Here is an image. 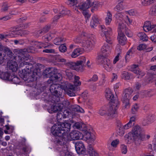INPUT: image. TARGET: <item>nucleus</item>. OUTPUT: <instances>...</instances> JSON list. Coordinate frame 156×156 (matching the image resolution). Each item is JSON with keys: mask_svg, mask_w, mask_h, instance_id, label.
I'll use <instances>...</instances> for the list:
<instances>
[{"mask_svg": "<svg viewBox=\"0 0 156 156\" xmlns=\"http://www.w3.org/2000/svg\"><path fill=\"white\" fill-rule=\"evenodd\" d=\"M147 46L144 44H142L139 45L137 48V49L139 50H143L144 49L147 50Z\"/></svg>", "mask_w": 156, "mask_h": 156, "instance_id": "5fc2aeb1", "label": "nucleus"}, {"mask_svg": "<svg viewBox=\"0 0 156 156\" xmlns=\"http://www.w3.org/2000/svg\"><path fill=\"white\" fill-rule=\"evenodd\" d=\"M97 60L99 64H103V67L107 71L110 72L112 70V67L110 60L105 58L102 55H99L98 56Z\"/></svg>", "mask_w": 156, "mask_h": 156, "instance_id": "9d476101", "label": "nucleus"}, {"mask_svg": "<svg viewBox=\"0 0 156 156\" xmlns=\"http://www.w3.org/2000/svg\"><path fill=\"white\" fill-rule=\"evenodd\" d=\"M110 45L108 44H104L102 46L101 49V53L102 55L104 56H106V55L109 54L111 50L112 49V44H110Z\"/></svg>", "mask_w": 156, "mask_h": 156, "instance_id": "a211bd4d", "label": "nucleus"}, {"mask_svg": "<svg viewBox=\"0 0 156 156\" xmlns=\"http://www.w3.org/2000/svg\"><path fill=\"white\" fill-rule=\"evenodd\" d=\"M156 120V116L153 114H147L143 119L142 123L144 126L148 125Z\"/></svg>", "mask_w": 156, "mask_h": 156, "instance_id": "4468645a", "label": "nucleus"}, {"mask_svg": "<svg viewBox=\"0 0 156 156\" xmlns=\"http://www.w3.org/2000/svg\"><path fill=\"white\" fill-rule=\"evenodd\" d=\"M61 103L63 105L62 110L65 109V108H68L69 107L70 103L68 101H64L62 103Z\"/></svg>", "mask_w": 156, "mask_h": 156, "instance_id": "864d4df0", "label": "nucleus"}, {"mask_svg": "<svg viewBox=\"0 0 156 156\" xmlns=\"http://www.w3.org/2000/svg\"><path fill=\"white\" fill-rule=\"evenodd\" d=\"M123 22L129 26L131 25H133L134 24V21L133 19L129 18L126 15L124 17Z\"/></svg>", "mask_w": 156, "mask_h": 156, "instance_id": "7c9ffc66", "label": "nucleus"}, {"mask_svg": "<svg viewBox=\"0 0 156 156\" xmlns=\"http://www.w3.org/2000/svg\"><path fill=\"white\" fill-rule=\"evenodd\" d=\"M74 83L75 86H77L81 84V82L79 80L80 77L78 76H75Z\"/></svg>", "mask_w": 156, "mask_h": 156, "instance_id": "49530a36", "label": "nucleus"}, {"mask_svg": "<svg viewBox=\"0 0 156 156\" xmlns=\"http://www.w3.org/2000/svg\"><path fill=\"white\" fill-rule=\"evenodd\" d=\"M52 68H48L46 69L44 71L43 74L44 76L46 77H49V79L48 81V83L58 82L60 81L62 77L61 75L59 73L53 74L52 72Z\"/></svg>", "mask_w": 156, "mask_h": 156, "instance_id": "423d86ee", "label": "nucleus"}, {"mask_svg": "<svg viewBox=\"0 0 156 156\" xmlns=\"http://www.w3.org/2000/svg\"><path fill=\"white\" fill-rule=\"evenodd\" d=\"M101 35L103 37H105L106 41L110 44H112V30L110 27L105 28L104 26H101Z\"/></svg>", "mask_w": 156, "mask_h": 156, "instance_id": "1a4fd4ad", "label": "nucleus"}, {"mask_svg": "<svg viewBox=\"0 0 156 156\" xmlns=\"http://www.w3.org/2000/svg\"><path fill=\"white\" fill-rule=\"evenodd\" d=\"M125 13L126 15L129 14L130 16H134L135 15V11L133 9H131L129 11H125Z\"/></svg>", "mask_w": 156, "mask_h": 156, "instance_id": "bf43d9fd", "label": "nucleus"}, {"mask_svg": "<svg viewBox=\"0 0 156 156\" xmlns=\"http://www.w3.org/2000/svg\"><path fill=\"white\" fill-rule=\"evenodd\" d=\"M142 129L138 125L134 126L131 132L127 135L128 140H135L137 139L142 140Z\"/></svg>", "mask_w": 156, "mask_h": 156, "instance_id": "0eeeda50", "label": "nucleus"}, {"mask_svg": "<svg viewBox=\"0 0 156 156\" xmlns=\"http://www.w3.org/2000/svg\"><path fill=\"white\" fill-rule=\"evenodd\" d=\"M90 129L87 126L86 129H84L83 130L84 133V136L87 139V140L90 138L91 136H93V135H91L90 132Z\"/></svg>", "mask_w": 156, "mask_h": 156, "instance_id": "f704fd0d", "label": "nucleus"}, {"mask_svg": "<svg viewBox=\"0 0 156 156\" xmlns=\"http://www.w3.org/2000/svg\"><path fill=\"white\" fill-rule=\"evenodd\" d=\"M105 97L107 99L110 101L111 103L112 102H114L115 100H114V96L111 90L109 89H107L105 90Z\"/></svg>", "mask_w": 156, "mask_h": 156, "instance_id": "b1692460", "label": "nucleus"}, {"mask_svg": "<svg viewBox=\"0 0 156 156\" xmlns=\"http://www.w3.org/2000/svg\"><path fill=\"white\" fill-rule=\"evenodd\" d=\"M138 65H133L130 66V70L131 71L134 73L135 74L138 75L137 76L138 78H141L144 75V73L142 72L140 70H139L137 68Z\"/></svg>", "mask_w": 156, "mask_h": 156, "instance_id": "aec40b11", "label": "nucleus"}, {"mask_svg": "<svg viewBox=\"0 0 156 156\" xmlns=\"http://www.w3.org/2000/svg\"><path fill=\"white\" fill-rule=\"evenodd\" d=\"M67 48L64 44L61 45L59 48V50L62 52H65L67 50Z\"/></svg>", "mask_w": 156, "mask_h": 156, "instance_id": "6e6d98bb", "label": "nucleus"}, {"mask_svg": "<svg viewBox=\"0 0 156 156\" xmlns=\"http://www.w3.org/2000/svg\"><path fill=\"white\" fill-rule=\"evenodd\" d=\"M64 109H63L62 111V113L64 118H66V117H73V115H72V113L71 112L69 111L65 110Z\"/></svg>", "mask_w": 156, "mask_h": 156, "instance_id": "ea45409f", "label": "nucleus"}, {"mask_svg": "<svg viewBox=\"0 0 156 156\" xmlns=\"http://www.w3.org/2000/svg\"><path fill=\"white\" fill-rule=\"evenodd\" d=\"M87 151L90 156H98V154L90 145L88 146Z\"/></svg>", "mask_w": 156, "mask_h": 156, "instance_id": "c756f323", "label": "nucleus"}, {"mask_svg": "<svg viewBox=\"0 0 156 156\" xmlns=\"http://www.w3.org/2000/svg\"><path fill=\"white\" fill-rule=\"evenodd\" d=\"M65 87L58 84H53L50 87V90L52 94V102H58L60 101V97H61L62 89H64Z\"/></svg>", "mask_w": 156, "mask_h": 156, "instance_id": "20e7f679", "label": "nucleus"}, {"mask_svg": "<svg viewBox=\"0 0 156 156\" xmlns=\"http://www.w3.org/2000/svg\"><path fill=\"white\" fill-rule=\"evenodd\" d=\"M10 81H12L16 84L20 82L19 79L14 74L11 75Z\"/></svg>", "mask_w": 156, "mask_h": 156, "instance_id": "79ce46f5", "label": "nucleus"}, {"mask_svg": "<svg viewBox=\"0 0 156 156\" xmlns=\"http://www.w3.org/2000/svg\"><path fill=\"white\" fill-rule=\"evenodd\" d=\"M121 84L120 83H116L114 85V90L116 94L118 93V89L119 87L121 86Z\"/></svg>", "mask_w": 156, "mask_h": 156, "instance_id": "4d7b16f0", "label": "nucleus"}, {"mask_svg": "<svg viewBox=\"0 0 156 156\" xmlns=\"http://www.w3.org/2000/svg\"><path fill=\"white\" fill-rule=\"evenodd\" d=\"M126 15L125 11L121 12H117L115 15L116 22H119L124 20V17Z\"/></svg>", "mask_w": 156, "mask_h": 156, "instance_id": "393cba45", "label": "nucleus"}, {"mask_svg": "<svg viewBox=\"0 0 156 156\" xmlns=\"http://www.w3.org/2000/svg\"><path fill=\"white\" fill-rule=\"evenodd\" d=\"M62 111H60L59 112H58L57 114V120L58 122V123L57 124H54L53 126H55V125H61L62 123H64L65 122H66V121H65L63 123V122H61L62 120L63 119H64V117H63V114L62 113ZM66 122H69L67 121H66Z\"/></svg>", "mask_w": 156, "mask_h": 156, "instance_id": "c85d7f7f", "label": "nucleus"}, {"mask_svg": "<svg viewBox=\"0 0 156 156\" xmlns=\"http://www.w3.org/2000/svg\"><path fill=\"white\" fill-rule=\"evenodd\" d=\"M19 149L22 150L24 153H30L31 151L30 146L25 143L20 144L19 146Z\"/></svg>", "mask_w": 156, "mask_h": 156, "instance_id": "412c9836", "label": "nucleus"}, {"mask_svg": "<svg viewBox=\"0 0 156 156\" xmlns=\"http://www.w3.org/2000/svg\"><path fill=\"white\" fill-rule=\"evenodd\" d=\"M98 23L99 21L97 16L96 15L93 16L90 22L91 27L92 28H94L98 25Z\"/></svg>", "mask_w": 156, "mask_h": 156, "instance_id": "cd10ccee", "label": "nucleus"}, {"mask_svg": "<svg viewBox=\"0 0 156 156\" xmlns=\"http://www.w3.org/2000/svg\"><path fill=\"white\" fill-rule=\"evenodd\" d=\"M45 43L41 42L36 41L33 44V46H31L27 48L20 49L17 51V55L21 61L26 60V56L24 53H34L35 52V48H51L53 45L51 44L44 46Z\"/></svg>", "mask_w": 156, "mask_h": 156, "instance_id": "f03ea898", "label": "nucleus"}, {"mask_svg": "<svg viewBox=\"0 0 156 156\" xmlns=\"http://www.w3.org/2000/svg\"><path fill=\"white\" fill-rule=\"evenodd\" d=\"M66 72V76L69 80L73 78V75L71 71L69 70H67Z\"/></svg>", "mask_w": 156, "mask_h": 156, "instance_id": "13d9d810", "label": "nucleus"}, {"mask_svg": "<svg viewBox=\"0 0 156 156\" xmlns=\"http://www.w3.org/2000/svg\"><path fill=\"white\" fill-rule=\"evenodd\" d=\"M8 67L13 72L16 71L18 69L17 64L15 61H10L7 63Z\"/></svg>", "mask_w": 156, "mask_h": 156, "instance_id": "4be33fe9", "label": "nucleus"}, {"mask_svg": "<svg viewBox=\"0 0 156 156\" xmlns=\"http://www.w3.org/2000/svg\"><path fill=\"white\" fill-rule=\"evenodd\" d=\"M76 150L79 154H83L85 153L86 149L84 144L81 142H77L75 144Z\"/></svg>", "mask_w": 156, "mask_h": 156, "instance_id": "f3484780", "label": "nucleus"}, {"mask_svg": "<svg viewBox=\"0 0 156 156\" xmlns=\"http://www.w3.org/2000/svg\"><path fill=\"white\" fill-rule=\"evenodd\" d=\"M43 52L48 53H55V50L52 49H46L43 50Z\"/></svg>", "mask_w": 156, "mask_h": 156, "instance_id": "0e129e2a", "label": "nucleus"}, {"mask_svg": "<svg viewBox=\"0 0 156 156\" xmlns=\"http://www.w3.org/2000/svg\"><path fill=\"white\" fill-rule=\"evenodd\" d=\"M18 31H12L11 32L7 34H6L7 35V37H15L17 35L19 34Z\"/></svg>", "mask_w": 156, "mask_h": 156, "instance_id": "8fccbe9b", "label": "nucleus"}, {"mask_svg": "<svg viewBox=\"0 0 156 156\" xmlns=\"http://www.w3.org/2000/svg\"><path fill=\"white\" fill-rule=\"evenodd\" d=\"M71 124L67 122L61 125H55L52 126L51 131L55 136H58L57 144L62 145L66 143L67 140H72L82 139L83 135L79 131L74 130L68 134L70 131Z\"/></svg>", "mask_w": 156, "mask_h": 156, "instance_id": "f257e3e1", "label": "nucleus"}, {"mask_svg": "<svg viewBox=\"0 0 156 156\" xmlns=\"http://www.w3.org/2000/svg\"><path fill=\"white\" fill-rule=\"evenodd\" d=\"M65 39L63 38L60 37L56 38L54 40V43L56 45H59L61 43L65 41Z\"/></svg>", "mask_w": 156, "mask_h": 156, "instance_id": "a19ab883", "label": "nucleus"}, {"mask_svg": "<svg viewBox=\"0 0 156 156\" xmlns=\"http://www.w3.org/2000/svg\"><path fill=\"white\" fill-rule=\"evenodd\" d=\"M122 78L125 80H129L130 76L129 74L127 72L124 71L122 74Z\"/></svg>", "mask_w": 156, "mask_h": 156, "instance_id": "09e8293b", "label": "nucleus"}, {"mask_svg": "<svg viewBox=\"0 0 156 156\" xmlns=\"http://www.w3.org/2000/svg\"><path fill=\"white\" fill-rule=\"evenodd\" d=\"M63 86L65 87V89H62V90H64L68 95L71 97L75 95V94L74 92V91L75 90V86L72 85H69L68 87L65 86Z\"/></svg>", "mask_w": 156, "mask_h": 156, "instance_id": "6ab92c4d", "label": "nucleus"}, {"mask_svg": "<svg viewBox=\"0 0 156 156\" xmlns=\"http://www.w3.org/2000/svg\"><path fill=\"white\" fill-rule=\"evenodd\" d=\"M77 0H69L67 1V3L68 4H70L72 5L73 6H74L77 3Z\"/></svg>", "mask_w": 156, "mask_h": 156, "instance_id": "69168bd1", "label": "nucleus"}, {"mask_svg": "<svg viewBox=\"0 0 156 156\" xmlns=\"http://www.w3.org/2000/svg\"><path fill=\"white\" fill-rule=\"evenodd\" d=\"M129 100L122 99V101L123 103V105L126 108H128L129 107Z\"/></svg>", "mask_w": 156, "mask_h": 156, "instance_id": "603ef678", "label": "nucleus"}, {"mask_svg": "<svg viewBox=\"0 0 156 156\" xmlns=\"http://www.w3.org/2000/svg\"><path fill=\"white\" fill-rule=\"evenodd\" d=\"M122 153L123 154H126L127 151L126 146L124 145H122L121 146Z\"/></svg>", "mask_w": 156, "mask_h": 156, "instance_id": "680f3d73", "label": "nucleus"}, {"mask_svg": "<svg viewBox=\"0 0 156 156\" xmlns=\"http://www.w3.org/2000/svg\"><path fill=\"white\" fill-rule=\"evenodd\" d=\"M150 14L153 16H156V4L153 5L149 11Z\"/></svg>", "mask_w": 156, "mask_h": 156, "instance_id": "c03bdc74", "label": "nucleus"}, {"mask_svg": "<svg viewBox=\"0 0 156 156\" xmlns=\"http://www.w3.org/2000/svg\"><path fill=\"white\" fill-rule=\"evenodd\" d=\"M83 53L82 50L80 48L75 49L73 52L71 56L73 58H76Z\"/></svg>", "mask_w": 156, "mask_h": 156, "instance_id": "72a5a7b5", "label": "nucleus"}, {"mask_svg": "<svg viewBox=\"0 0 156 156\" xmlns=\"http://www.w3.org/2000/svg\"><path fill=\"white\" fill-rule=\"evenodd\" d=\"M116 23L118 24V32H122V31L124 29L125 30L127 29V28L126 27V25L123 23V22L121 21Z\"/></svg>", "mask_w": 156, "mask_h": 156, "instance_id": "e433bc0d", "label": "nucleus"}, {"mask_svg": "<svg viewBox=\"0 0 156 156\" xmlns=\"http://www.w3.org/2000/svg\"><path fill=\"white\" fill-rule=\"evenodd\" d=\"M52 38L50 33H48L42 37V40L45 43H47L51 41Z\"/></svg>", "mask_w": 156, "mask_h": 156, "instance_id": "4c0bfd02", "label": "nucleus"}, {"mask_svg": "<svg viewBox=\"0 0 156 156\" xmlns=\"http://www.w3.org/2000/svg\"><path fill=\"white\" fill-rule=\"evenodd\" d=\"M100 5L99 2L95 1V0H87L85 2H81L79 3L75 7V10L78 11V9H79L83 12L86 10L91 6L94 9H97Z\"/></svg>", "mask_w": 156, "mask_h": 156, "instance_id": "39448f33", "label": "nucleus"}, {"mask_svg": "<svg viewBox=\"0 0 156 156\" xmlns=\"http://www.w3.org/2000/svg\"><path fill=\"white\" fill-rule=\"evenodd\" d=\"M139 108V106L137 104H135L132 106V113L133 114H135L138 111Z\"/></svg>", "mask_w": 156, "mask_h": 156, "instance_id": "de8ad7c7", "label": "nucleus"}, {"mask_svg": "<svg viewBox=\"0 0 156 156\" xmlns=\"http://www.w3.org/2000/svg\"><path fill=\"white\" fill-rule=\"evenodd\" d=\"M143 29L146 32L151 31L152 32H156V24H151L149 21H146L143 26Z\"/></svg>", "mask_w": 156, "mask_h": 156, "instance_id": "2eb2a0df", "label": "nucleus"}, {"mask_svg": "<svg viewBox=\"0 0 156 156\" xmlns=\"http://www.w3.org/2000/svg\"><path fill=\"white\" fill-rule=\"evenodd\" d=\"M53 10L55 13L59 12V14L56 15L53 18V20L54 22L56 21L60 17H62L66 15H69L70 13V11L67 10L62 5H61L57 9H54Z\"/></svg>", "mask_w": 156, "mask_h": 156, "instance_id": "f8f14e48", "label": "nucleus"}, {"mask_svg": "<svg viewBox=\"0 0 156 156\" xmlns=\"http://www.w3.org/2000/svg\"><path fill=\"white\" fill-rule=\"evenodd\" d=\"M25 65L27 66L19 73L20 77L25 81L28 79L37 77L36 76L38 75V73L36 72V70H34L33 71V68L31 64L24 61L22 62L20 64V66H23Z\"/></svg>", "mask_w": 156, "mask_h": 156, "instance_id": "7ed1b4c3", "label": "nucleus"}, {"mask_svg": "<svg viewBox=\"0 0 156 156\" xmlns=\"http://www.w3.org/2000/svg\"><path fill=\"white\" fill-rule=\"evenodd\" d=\"M72 109L73 111L77 112L82 113L84 112V110L78 105H73L72 107Z\"/></svg>", "mask_w": 156, "mask_h": 156, "instance_id": "c9c22d12", "label": "nucleus"}, {"mask_svg": "<svg viewBox=\"0 0 156 156\" xmlns=\"http://www.w3.org/2000/svg\"><path fill=\"white\" fill-rule=\"evenodd\" d=\"M11 76L9 73L0 72V78L3 79L10 81Z\"/></svg>", "mask_w": 156, "mask_h": 156, "instance_id": "2f4dec72", "label": "nucleus"}, {"mask_svg": "<svg viewBox=\"0 0 156 156\" xmlns=\"http://www.w3.org/2000/svg\"><path fill=\"white\" fill-rule=\"evenodd\" d=\"M112 13L108 11L107 13L106 16L105 18V23L106 25H109L112 20Z\"/></svg>", "mask_w": 156, "mask_h": 156, "instance_id": "473e14b6", "label": "nucleus"}, {"mask_svg": "<svg viewBox=\"0 0 156 156\" xmlns=\"http://www.w3.org/2000/svg\"><path fill=\"white\" fill-rule=\"evenodd\" d=\"M5 51L6 54L9 57H12V53L10 50L8 48H6L5 49Z\"/></svg>", "mask_w": 156, "mask_h": 156, "instance_id": "052dcab7", "label": "nucleus"}, {"mask_svg": "<svg viewBox=\"0 0 156 156\" xmlns=\"http://www.w3.org/2000/svg\"><path fill=\"white\" fill-rule=\"evenodd\" d=\"M119 143V141L118 140H113L111 143V145L112 146L114 147H117V145Z\"/></svg>", "mask_w": 156, "mask_h": 156, "instance_id": "e2e57ef3", "label": "nucleus"}, {"mask_svg": "<svg viewBox=\"0 0 156 156\" xmlns=\"http://www.w3.org/2000/svg\"><path fill=\"white\" fill-rule=\"evenodd\" d=\"M11 6V5L9 4H5L3 5L1 10L2 11H5L9 9H10Z\"/></svg>", "mask_w": 156, "mask_h": 156, "instance_id": "3c124183", "label": "nucleus"}, {"mask_svg": "<svg viewBox=\"0 0 156 156\" xmlns=\"http://www.w3.org/2000/svg\"><path fill=\"white\" fill-rule=\"evenodd\" d=\"M133 92V91L131 89H126L123 92L124 95L122 99L129 100L131 97Z\"/></svg>", "mask_w": 156, "mask_h": 156, "instance_id": "a878e982", "label": "nucleus"}, {"mask_svg": "<svg viewBox=\"0 0 156 156\" xmlns=\"http://www.w3.org/2000/svg\"><path fill=\"white\" fill-rule=\"evenodd\" d=\"M119 104L118 100H115L114 102H112L110 104V106L108 109L107 116L109 118H112L115 116L117 113L116 109Z\"/></svg>", "mask_w": 156, "mask_h": 156, "instance_id": "9b49d317", "label": "nucleus"}, {"mask_svg": "<svg viewBox=\"0 0 156 156\" xmlns=\"http://www.w3.org/2000/svg\"><path fill=\"white\" fill-rule=\"evenodd\" d=\"M137 35L140 39L143 41H147L148 40L147 37L144 32H140Z\"/></svg>", "mask_w": 156, "mask_h": 156, "instance_id": "58836bf2", "label": "nucleus"}, {"mask_svg": "<svg viewBox=\"0 0 156 156\" xmlns=\"http://www.w3.org/2000/svg\"><path fill=\"white\" fill-rule=\"evenodd\" d=\"M119 43L122 45L125 44L126 41V38L125 35L122 32H118V37Z\"/></svg>", "mask_w": 156, "mask_h": 156, "instance_id": "5701e85b", "label": "nucleus"}, {"mask_svg": "<svg viewBox=\"0 0 156 156\" xmlns=\"http://www.w3.org/2000/svg\"><path fill=\"white\" fill-rule=\"evenodd\" d=\"M61 147L62 150L60 152V156H72L69 151L66 145H65Z\"/></svg>", "mask_w": 156, "mask_h": 156, "instance_id": "bb28decb", "label": "nucleus"}, {"mask_svg": "<svg viewBox=\"0 0 156 156\" xmlns=\"http://www.w3.org/2000/svg\"><path fill=\"white\" fill-rule=\"evenodd\" d=\"M73 126L74 129H79L81 127V125L80 122H76L74 123Z\"/></svg>", "mask_w": 156, "mask_h": 156, "instance_id": "338daca9", "label": "nucleus"}, {"mask_svg": "<svg viewBox=\"0 0 156 156\" xmlns=\"http://www.w3.org/2000/svg\"><path fill=\"white\" fill-rule=\"evenodd\" d=\"M52 103H55L53 105H52L51 109L48 110V111L50 113H53V112H55L58 111H62V108L63 106V105L61 103L58 104H56V102H52L51 101L52 99L50 100Z\"/></svg>", "mask_w": 156, "mask_h": 156, "instance_id": "dca6fc26", "label": "nucleus"}, {"mask_svg": "<svg viewBox=\"0 0 156 156\" xmlns=\"http://www.w3.org/2000/svg\"><path fill=\"white\" fill-rule=\"evenodd\" d=\"M98 114L102 116H107V112L106 111L105 108H101L98 112Z\"/></svg>", "mask_w": 156, "mask_h": 156, "instance_id": "a18cd8bd", "label": "nucleus"}, {"mask_svg": "<svg viewBox=\"0 0 156 156\" xmlns=\"http://www.w3.org/2000/svg\"><path fill=\"white\" fill-rule=\"evenodd\" d=\"M124 8L123 2H121L118 3L114 9L116 11H121Z\"/></svg>", "mask_w": 156, "mask_h": 156, "instance_id": "37998d69", "label": "nucleus"}, {"mask_svg": "<svg viewBox=\"0 0 156 156\" xmlns=\"http://www.w3.org/2000/svg\"><path fill=\"white\" fill-rule=\"evenodd\" d=\"M86 35L85 33L83 32L81 35L77 36L74 41L76 43H82V46L88 48H91L93 46L94 41L90 38H83Z\"/></svg>", "mask_w": 156, "mask_h": 156, "instance_id": "6e6552de", "label": "nucleus"}, {"mask_svg": "<svg viewBox=\"0 0 156 156\" xmlns=\"http://www.w3.org/2000/svg\"><path fill=\"white\" fill-rule=\"evenodd\" d=\"M82 59L83 60L78 61L76 62H69L68 63V66L70 69L78 71L82 69V65L86 60L85 57H83Z\"/></svg>", "mask_w": 156, "mask_h": 156, "instance_id": "ddd939ff", "label": "nucleus"}, {"mask_svg": "<svg viewBox=\"0 0 156 156\" xmlns=\"http://www.w3.org/2000/svg\"><path fill=\"white\" fill-rule=\"evenodd\" d=\"M125 30V33L126 35L129 37H131L133 36V34L131 31L127 28Z\"/></svg>", "mask_w": 156, "mask_h": 156, "instance_id": "774afa93", "label": "nucleus"}]
</instances>
